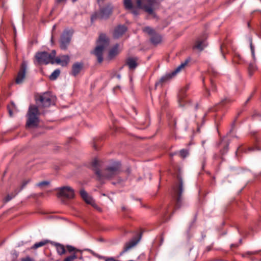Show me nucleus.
<instances>
[{"instance_id": "43", "label": "nucleus", "mask_w": 261, "mask_h": 261, "mask_svg": "<svg viewBox=\"0 0 261 261\" xmlns=\"http://www.w3.org/2000/svg\"><path fill=\"white\" fill-rule=\"evenodd\" d=\"M76 1V0H72V2H75Z\"/></svg>"}, {"instance_id": "35", "label": "nucleus", "mask_w": 261, "mask_h": 261, "mask_svg": "<svg viewBox=\"0 0 261 261\" xmlns=\"http://www.w3.org/2000/svg\"><path fill=\"white\" fill-rule=\"evenodd\" d=\"M250 47H251L252 55L253 57L254 58V49L252 46V43H251V44H250Z\"/></svg>"}, {"instance_id": "23", "label": "nucleus", "mask_w": 261, "mask_h": 261, "mask_svg": "<svg viewBox=\"0 0 261 261\" xmlns=\"http://www.w3.org/2000/svg\"><path fill=\"white\" fill-rule=\"evenodd\" d=\"M206 46V44L204 41H197L196 42L195 47L199 50H202L205 46Z\"/></svg>"}, {"instance_id": "31", "label": "nucleus", "mask_w": 261, "mask_h": 261, "mask_svg": "<svg viewBox=\"0 0 261 261\" xmlns=\"http://www.w3.org/2000/svg\"><path fill=\"white\" fill-rule=\"evenodd\" d=\"M84 200L87 203L89 204H91L94 201L93 198L89 195L86 198H84Z\"/></svg>"}, {"instance_id": "22", "label": "nucleus", "mask_w": 261, "mask_h": 261, "mask_svg": "<svg viewBox=\"0 0 261 261\" xmlns=\"http://www.w3.org/2000/svg\"><path fill=\"white\" fill-rule=\"evenodd\" d=\"M57 251L59 255L64 254L65 253V249L64 246L59 243H56Z\"/></svg>"}, {"instance_id": "44", "label": "nucleus", "mask_w": 261, "mask_h": 261, "mask_svg": "<svg viewBox=\"0 0 261 261\" xmlns=\"http://www.w3.org/2000/svg\"><path fill=\"white\" fill-rule=\"evenodd\" d=\"M53 37L51 38V42H53Z\"/></svg>"}, {"instance_id": "5", "label": "nucleus", "mask_w": 261, "mask_h": 261, "mask_svg": "<svg viewBox=\"0 0 261 261\" xmlns=\"http://www.w3.org/2000/svg\"><path fill=\"white\" fill-rule=\"evenodd\" d=\"M113 10V6L112 4H109L101 9L99 12L93 14L91 17V19L94 20L97 19H107L112 14Z\"/></svg>"}, {"instance_id": "11", "label": "nucleus", "mask_w": 261, "mask_h": 261, "mask_svg": "<svg viewBox=\"0 0 261 261\" xmlns=\"http://www.w3.org/2000/svg\"><path fill=\"white\" fill-rule=\"evenodd\" d=\"M123 6L126 10H130L131 13L134 15H139V9H141V8H139L138 7L137 3V6L134 7L132 0H123ZM142 9H143V8Z\"/></svg>"}, {"instance_id": "28", "label": "nucleus", "mask_w": 261, "mask_h": 261, "mask_svg": "<svg viewBox=\"0 0 261 261\" xmlns=\"http://www.w3.org/2000/svg\"><path fill=\"white\" fill-rule=\"evenodd\" d=\"M56 52L55 50H53L51 53L50 54H49V57L51 60V64L55 63V57L56 56Z\"/></svg>"}, {"instance_id": "24", "label": "nucleus", "mask_w": 261, "mask_h": 261, "mask_svg": "<svg viewBox=\"0 0 261 261\" xmlns=\"http://www.w3.org/2000/svg\"><path fill=\"white\" fill-rule=\"evenodd\" d=\"M60 71L59 69L55 70L49 76L50 80H55L60 75Z\"/></svg>"}, {"instance_id": "36", "label": "nucleus", "mask_w": 261, "mask_h": 261, "mask_svg": "<svg viewBox=\"0 0 261 261\" xmlns=\"http://www.w3.org/2000/svg\"><path fill=\"white\" fill-rule=\"evenodd\" d=\"M22 261H33V260L29 257H27L22 259Z\"/></svg>"}, {"instance_id": "12", "label": "nucleus", "mask_w": 261, "mask_h": 261, "mask_svg": "<svg viewBox=\"0 0 261 261\" xmlns=\"http://www.w3.org/2000/svg\"><path fill=\"white\" fill-rule=\"evenodd\" d=\"M27 70V64L23 62L22 64L21 68L19 71L17 76L16 79V83L18 84H21L25 76V73Z\"/></svg>"}, {"instance_id": "21", "label": "nucleus", "mask_w": 261, "mask_h": 261, "mask_svg": "<svg viewBox=\"0 0 261 261\" xmlns=\"http://www.w3.org/2000/svg\"><path fill=\"white\" fill-rule=\"evenodd\" d=\"M66 248H67V251L69 252H70V253L73 252L72 254H75L77 255L78 253H82V250L76 249L74 247L71 246V245H67Z\"/></svg>"}, {"instance_id": "34", "label": "nucleus", "mask_w": 261, "mask_h": 261, "mask_svg": "<svg viewBox=\"0 0 261 261\" xmlns=\"http://www.w3.org/2000/svg\"><path fill=\"white\" fill-rule=\"evenodd\" d=\"M91 205L99 212H101V208L99 207L95 202L94 201L91 204Z\"/></svg>"}, {"instance_id": "37", "label": "nucleus", "mask_w": 261, "mask_h": 261, "mask_svg": "<svg viewBox=\"0 0 261 261\" xmlns=\"http://www.w3.org/2000/svg\"><path fill=\"white\" fill-rule=\"evenodd\" d=\"M12 198V197L10 196H7L6 197V201H9V200H10Z\"/></svg>"}, {"instance_id": "41", "label": "nucleus", "mask_w": 261, "mask_h": 261, "mask_svg": "<svg viewBox=\"0 0 261 261\" xmlns=\"http://www.w3.org/2000/svg\"><path fill=\"white\" fill-rule=\"evenodd\" d=\"M9 113L10 116H12V112L10 109H9Z\"/></svg>"}, {"instance_id": "29", "label": "nucleus", "mask_w": 261, "mask_h": 261, "mask_svg": "<svg viewBox=\"0 0 261 261\" xmlns=\"http://www.w3.org/2000/svg\"><path fill=\"white\" fill-rule=\"evenodd\" d=\"M49 182L47 181H42L36 184L37 187H42L48 185Z\"/></svg>"}, {"instance_id": "33", "label": "nucleus", "mask_w": 261, "mask_h": 261, "mask_svg": "<svg viewBox=\"0 0 261 261\" xmlns=\"http://www.w3.org/2000/svg\"><path fill=\"white\" fill-rule=\"evenodd\" d=\"M80 194L83 199L88 196V193L84 190H81Z\"/></svg>"}, {"instance_id": "3", "label": "nucleus", "mask_w": 261, "mask_h": 261, "mask_svg": "<svg viewBox=\"0 0 261 261\" xmlns=\"http://www.w3.org/2000/svg\"><path fill=\"white\" fill-rule=\"evenodd\" d=\"M40 113L37 107L31 105L29 107L27 114L28 120L27 126L28 127H35L38 125L39 122V115Z\"/></svg>"}, {"instance_id": "45", "label": "nucleus", "mask_w": 261, "mask_h": 261, "mask_svg": "<svg viewBox=\"0 0 261 261\" xmlns=\"http://www.w3.org/2000/svg\"><path fill=\"white\" fill-rule=\"evenodd\" d=\"M118 78H120V75H118Z\"/></svg>"}, {"instance_id": "13", "label": "nucleus", "mask_w": 261, "mask_h": 261, "mask_svg": "<svg viewBox=\"0 0 261 261\" xmlns=\"http://www.w3.org/2000/svg\"><path fill=\"white\" fill-rule=\"evenodd\" d=\"M179 187L177 191H176L177 198H176V208H178L180 206V202L181 201V194L183 192V181L180 178H179Z\"/></svg>"}, {"instance_id": "1", "label": "nucleus", "mask_w": 261, "mask_h": 261, "mask_svg": "<svg viewBox=\"0 0 261 261\" xmlns=\"http://www.w3.org/2000/svg\"><path fill=\"white\" fill-rule=\"evenodd\" d=\"M93 170L100 179H109L115 176L120 171V164L118 162H115L102 172L99 169V163L98 161L95 160L92 163Z\"/></svg>"}, {"instance_id": "4", "label": "nucleus", "mask_w": 261, "mask_h": 261, "mask_svg": "<svg viewBox=\"0 0 261 261\" xmlns=\"http://www.w3.org/2000/svg\"><path fill=\"white\" fill-rule=\"evenodd\" d=\"M139 8H143L144 11L149 14L154 16V7L158 5L160 0H136Z\"/></svg>"}, {"instance_id": "15", "label": "nucleus", "mask_w": 261, "mask_h": 261, "mask_svg": "<svg viewBox=\"0 0 261 261\" xmlns=\"http://www.w3.org/2000/svg\"><path fill=\"white\" fill-rule=\"evenodd\" d=\"M69 57L67 55L61 56L55 59V63L61 65L62 66H65L69 62Z\"/></svg>"}, {"instance_id": "20", "label": "nucleus", "mask_w": 261, "mask_h": 261, "mask_svg": "<svg viewBox=\"0 0 261 261\" xmlns=\"http://www.w3.org/2000/svg\"><path fill=\"white\" fill-rule=\"evenodd\" d=\"M150 40L152 43L158 44L161 42L162 37L160 35L154 34L152 35Z\"/></svg>"}, {"instance_id": "19", "label": "nucleus", "mask_w": 261, "mask_h": 261, "mask_svg": "<svg viewBox=\"0 0 261 261\" xmlns=\"http://www.w3.org/2000/svg\"><path fill=\"white\" fill-rule=\"evenodd\" d=\"M118 45L116 44L113 48H112L109 52L108 58L112 59L117 56L119 52Z\"/></svg>"}, {"instance_id": "17", "label": "nucleus", "mask_w": 261, "mask_h": 261, "mask_svg": "<svg viewBox=\"0 0 261 261\" xmlns=\"http://www.w3.org/2000/svg\"><path fill=\"white\" fill-rule=\"evenodd\" d=\"M83 65L81 63H76L72 65V74L74 76L77 75L82 70Z\"/></svg>"}, {"instance_id": "14", "label": "nucleus", "mask_w": 261, "mask_h": 261, "mask_svg": "<svg viewBox=\"0 0 261 261\" xmlns=\"http://www.w3.org/2000/svg\"><path fill=\"white\" fill-rule=\"evenodd\" d=\"M137 58L129 57L125 60V65H127L130 70L135 69L138 65Z\"/></svg>"}, {"instance_id": "27", "label": "nucleus", "mask_w": 261, "mask_h": 261, "mask_svg": "<svg viewBox=\"0 0 261 261\" xmlns=\"http://www.w3.org/2000/svg\"><path fill=\"white\" fill-rule=\"evenodd\" d=\"M143 30L144 32L147 33L150 35H153L154 34L153 30L148 27H145Z\"/></svg>"}, {"instance_id": "7", "label": "nucleus", "mask_w": 261, "mask_h": 261, "mask_svg": "<svg viewBox=\"0 0 261 261\" xmlns=\"http://www.w3.org/2000/svg\"><path fill=\"white\" fill-rule=\"evenodd\" d=\"M38 100L41 103L43 107H48L55 104L56 97L49 93H45L40 96Z\"/></svg>"}, {"instance_id": "39", "label": "nucleus", "mask_w": 261, "mask_h": 261, "mask_svg": "<svg viewBox=\"0 0 261 261\" xmlns=\"http://www.w3.org/2000/svg\"><path fill=\"white\" fill-rule=\"evenodd\" d=\"M211 85H212V88L214 89L215 85V84L214 83V82L212 81L211 82Z\"/></svg>"}, {"instance_id": "18", "label": "nucleus", "mask_w": 261, "mask_h": 261, "mask_svg": "<svg viewBox=\"0 0 261 261\" xmlns=\"http://www.w3.org/2000/svg\"><path fill=\"white\" fill-rule=\"evenodd\" d=\"M139 241V240H133L129 242L126 243L125 245V247L124 248V249L123 251L120 253V255H122L124 252L127 251L130 249L134 247Z\"/></svg>"}, {"instance_id": "32", "label": "nucleus", "mask_w": 261, "mask_h": 261, "mask_svg": "<svg viewBox=\"0 0 261 261\" xmlns=\"http://www.w3.org/2000/svg\"><path fill=\"white\" fill-rule=\"evenodd\" d=\"M30 181V179H25V180H24L22 182V184H21V188H20V190H21L23 188H24L25 186L28 184L29 183Z\"/></svg>"}, {"instance_id": "26", "label": "nucleus", "mask_w": 261, "mask_h": 261, "mask_svg": "<svg viewBox=\"0 0 261 261\" xmlns=\"http://www.w3.org/2000/svg\"><path fill=\"white\" fill-rule=\"evenodd\" d=\"M256 69V67L255 65L250 64L248 67V71L250 75H251L253 72Z\"/></svg>"}, {"instance_id": "9", "label": "nucleus", "mask_w": 261, "mask_h": 261, "mask_svg": "<svg viewBox=\"0 0 261 261\" xmlns=\"http://www.w3.org/2000/svg\"><path fill=\"white\" fill-rule=\"evenodd\" d=\"M58 196L68 199L72 198L74 196V190L68 186L60 188L59 189Z\"/></svg>"}, {"instance_id": "40", "label": "nucleus", "mask_w": 261, "mask_h": 261, "mask_svg": "<svg viewBox=\"0 0 261 261\" xmlns=\"http://www.w3.org/2000/svg\"><path fill=\"white\" fill-rule=\"evenodd\" d=\"M178 102H179V106H181V107H182L183 105L181 104L180 98H179Z\"/></svg>"}, {"instance_id": "38", "label": "nucleus", "mask_w": 261, "mask_h": 261, "mask_svg": "<svg viewBox=\"0 0 261 261\" xmlns=\"http://www.w3.org/2000/svg\"><path fill=\"white\" fill-rule=\"evenodd\" d=\"M80 254H81L80 255H79V256L77 255V258L80 260H83V257L82 254V253H80Z\"/></svg>"}, {"instance_id": "30", "label": "nucleus", "mask_w": 261, "mask_h": 261, "mask_svg": "<svg viewBox=\"0 0 261 261\" xmlns=\"http://www.w3.org/2000/svg\"><path fill=\"white\" fill-rule=\"evenodd\" d=\"M188 154V152L187 150L182 149L179 152V155L182 158H185Z\"/></svg>"}, {"instance_id": "10", "label": "nucleus", "mask_w": 261, "mask_h": 261, "mask_svg": "<svg viewBox=\"0 0 261 261\" xmlns=\"http://www.w3.org/2000/svg\"><path fill=\"white\" fill-rule=\"evenodd\" d=\"M35 58L40 64H51V60L49 57V53L46 51L39 52L36 54Z\"/></svg>"}, {"instance_id": "25", "label": "nucleus", "mask_w": 261, "mask_h": 261, "mask_svg": "<svg viewBox=\"0 0 261 261\" xmlns=\"http://www.w3.org/2000/svg\"><path fill=\"white\" fill-rule=\"evenodd\" d=\"M48 242V241L45 240L35 243L32 247V249H36L39 247H42L46 245Z\"/></svg>"}, {"instance_id": "8", "label": "nucleus", "mask_w": 261, "mask_h": 261, "mask_svg": "<svg viewBox=\"0 0 261 261\" xmlns=\"http://www.w3.org/2000/svg\"><path fill=\"white\" fill-rule=\"evenodd\" d=\"M188 62L185 61L184 63H181L178 67H177L174 71H173L171 73L167 74L165 76H163L161 78L160 82L164 83L168 81V80L171 79L172 77L174 76L176 74L180 72L182 70H183L185 67L187 65Z\"/></svg>"}, {"instance_id": "16", "label": "nucleus", "mask_w": 261, "mask_h": 261, "mask_svg": "<svg viewBox=\"0 0 261 261\" xmlns=\"http://www.w3.org/2000/svg\"><path fill=\"white\" fill-rule=\"evenodd\" d=\"M126 31V27L123 25H120L117 27L113 33V36L115 38H118L121 36Z\"/></svg>"}, {"instance_id": "42", "label": "nucleus", "mask_w": 261, "mask_h": 261, "mask_svg": "<svg viewBox=\"0 0 261 261\" xmlns=\"http://www.w3.org/2000/svg\"><path fill=\"white\" fill-rule=\"evenodd\" d=\"M58 2H62L65 1V0H57Z\"/></svg>"}, {"instance_id": "6", "label": "nucleus", "mask_w": 261, "mask_h": 261, "mask_svg": "<svg viewBox=\"0 0 261 261\" xmlns=\"http://www.w3.org/2000/svg\"><path fill=\"white\" fill-rule=\"evenodd\" d=\"M73 31L72 30H65L63 33L60 39V48L65 50L69 45Z\"/></svg>"}, {"instance_id": "2", "label": "nucleus", "mask_w": 261, "mask_h": 261, "mask_svg": "<svg viewBox=\"0 0 261 261\" xmlns=\"http://www.w3.org/2000/svg\"><path fill=\"white\" fill-rule=\"evenodd\" d=\"M109 45V41L107 36L103 34L100 35L97 42L96 47L94 50V54L97 57L99 63L103 61V52L107 49Z\"/></svg>"}]
</instances>
